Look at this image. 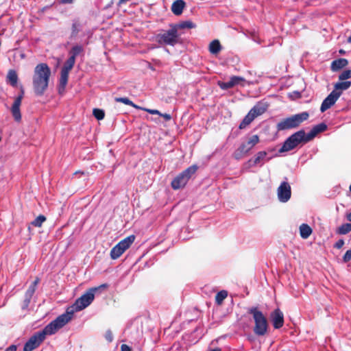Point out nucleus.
Instances as JSON below:
<instances>
[{"label":"nucleus","mask_w":351,"mask_h":351,"mask_svg":"<svg viewBox=\"0 0 351 351\" xmlns=\"http://www.w3.org/2000/svg\"><path fill=\"white\" fill-rule=\"evenodd\" d=\"M347 219L351 221V212L347 215Z\"/></svg>","instance_id":"obj_45"},{"label":"nucleus","mask_w":351,"mask_h":351,"mask_svg":"<svg viewBox=\"0 0 351 351\" xmlns=\"http://www.w3.org/2000/svg\"><path fill=\"white\" fill-rule=\"evenodd\" d=\"M136 239L135 235L131 234L120 241L115 246L110 250V258L112 260L119 258L134 242Z\"/></svg>","instance_id":"obj_10"},{"label":"nucleus","mask_w":351,"mask_h":351,"mask_svg":"<svg viewBox=\"0 0 351 351\" xmlns=\"http://www.w3.org/2000/svg\"><path fill=\"white\" fill-rule=\"evenodd\" d=\"M198 169L196 165H191L179 173L171 182V187L178 190L185 186L188 181Z\"/></svg>","instance_id":"obj_8"},{"label":"nucleus","mask_w":351,"mask_h":351,"mask_svg":"<svg viewBox=\"0 0 351 351\" xmlns=\"http://www.w3.org/2000/svg\"><path fill=\"white\" fill-rule=\"evenodd\" d=\"M351 78V70L350 69H346L344 70L339 75V80L340 81H343L347 79Z\"/></svg>","instance_id":"obj_36"},{"label":"nucleus","mask_w":351,"mask_h":351,"mask_svg":"<svg viewBox=\"0 0 351 351\" xmlns=\"http://www.w3.org/2000/svg\"><path fill=\"white\" fill-rule=\"evenodd\" d=\"M270 317L274 328L279 329L283 326L284 315L279 308L275 309Z\"/></svg>","instance_id":"obj_18"},{"label":"nucleus","mask_w":351,"mask_h":351,"mask_svg":"<svg viewBox=\"0 0 351 351\" xmlns=\"http://www.w3.org/2000/svg\"><path fill=\"white\" fill-rule=\"evenodd\" d=\"M351 86L350 81H341L336 83L334 86L335 90L337 91H341L342 93L343 90H346L348 89Z\"/></svg>","instance_id":"obj_29"},{"label":"nucleus","mask_w":351,"mask_h":351,"mask_svg":"<svg viewBox=\"0 0 351 351\" xmlns=\"http://www.w3.org/2000/svg\"><path fill=\"white\" fill-rule=\"evenodd\" d=\"M108 285L103 284L98 287H93L86 291L81 297L77 298L75 303L69 308L73 310V313L83 310L89 306L95 298V293L101 288H107Z\"/></svg>","instance_id":"obj_3"},{"label":"nucleus","mask_w":351,"mask_h":351,"mask_svg":"<svg viewBox=\"0 0 351 351\" xmlns=\"http://www.w3.org/2000/svg\"><path fill=\"white\" fill-rule=\"evenodd\" d=\"M351 260V249L346 251L343 256V261L348 263Z\"/></svg>","instance_id":"obj_38"},{"label":"nucleus","mask_w":351,"mask_h":351,"mask_svg":"<svg viewBox=\"0 0 351 351\" xmlns=\"http://www.w3.org/2000/svg\"><path fill=\"white\" fill-rule=\"evenodd\" d=\"M160 116L162 117L165 121H169L171 119V116L167 113H165V114L161 113V114H160Z\"/></svg>","instance_id":"obj_43"},{"label":"nucleus","mask_w":351,"mask_h":351,"mask_svg":"<svg viewBox=\"0 0 351 351\" xmlns=\"http://www.w3.org/2000/svg\"><path fill=\"white\" fill-rule=\"evenodd\" d=\"M178 32V29H192L195 27V25L191 21H182L179 23L172 24Z\"/></svg>","instance_id":"obj_24"},{"label":"nucleus","mask_w":351,"mask_h":351,"mask_svg":"<svg viewBox=\"0 0 351 351\" xmlns=\"http://www.w3.org/2000/svg\"><path fill=\"white\" fill-rule=\"evenodd\" d=\"M327 129V125L324 123H319L315 125L313 129L306 134L307 140L311 141L313 140L319 133L324 132Z\"/></svg>","instance_id":"obj_20"},{"label":"nucleus","mask_w":351,"mask_h":351,"mask_svg":"<svg viewBox=\"0 0 351 351\" xmlns=\"http://www.w3.org/2000/svg\"><path fill=\"white\" fill-rule=\"evenodd\" d=\"M104 337L108 342H112L113 340V334L112 331L110 330H108L105 333Z\"/></svg>","instance_id":"obj_37"},{"label":"nucleus","mask_w":351,"mask_h":351,"mask_svg":"<svg viewBox=\"0 0 351 351\" xmlns=\"http://www.w3.org/2000/svg\"><path fill=\"white\" fill-rule=\"evenodd\" d=\"M210 351H221V349H219V348H215V349H213V350H210Z\"/></svg>","instance_id":"obj_48"},{"label":"nucleus","mask_w":351,"mask_h":351,"mask_svg":"<svg viewBox=\"0 0 351 351\" xmlns=\"http://www.w3.org/2000/svg\"><path fill=\"white\" fill-rule=\"evenodd\" d=\"M221 50V45L218 40H213L209 45V51L212 54H217Z\"/></svg>","instance_id":"obj_28"},{"label":"nucleus","mask_w":351,"mask_h":351,"mask_svg":"<svg viewBox=\"0 0 351 351\" xmlns=\"http://www.w3.org/2000/svg\"><path fill=\"white\" fill-rule=\"evenodd\" d=\"M341 95V91L332 90L322 103L320 111L324 112L331 108L337 101Z\"/></svg>","instance_id":"obj_15"},{"label":"nucleus","mask_w":351,"mask_h":351,"mask_svg":"<svg viewBox=\"0 0 351 351\" xmlns=\"http://www.w3.org/2000/svg\"><path fill=\"white\" fill-rule=\"evenodd\" d=\"M93 114L97 120H102L105 116L104 111L99 108H95L93 111Z\"/></svg>","instance_id":"obj_35"},{"label":"nucleus","mask_w":351,"mask_h":351,"mask_svg":"<svg viewBox=\"0 0 351 351\" xmlns=\"http://www.w3.org/2000/svg\"><path fill=\"white\" fill-rule=\"evenodd\" d=\"M291 195V189L289 184L282 182L278 188V197L281 202H288Z\"/></svg>","instance_id":"obj_16"},{"label":"nucleus","mask_w":351,"mask_h":351,"mask_svg":"<svg viewBox=\"0 0 351 351\" xmlns=\"http://www.w3.org/2000/svg\"><path fill=\"white\" fill-rule=\"evenodd\" d=\"M129 0H119V4H123V3H125V2L128 1Z\"/></svg>","instance_id":"obj_46"},{"label":"nucleus","mask_w":351,"mask_h":351,"mask_svg":"<svg viewBox=\"0 0 351 351\" xmlns=\"http://www.w3.org/2000/svg\"><path fill=\"white\" fill-rule=\"evenodd\" d=\"M248 313L254 321V332L258 336H264L267 332L268 323L266 317L257 307H252Z\"/></svg>","instance_id":"obj_4"},{"label":"nucleus","mask_w":351,"mask_h":351,"mask_svg":"<svg viewBox=\"0 0 351 351\" xmlns=\"http://www.w3.org/2000/svg\"><path fill=\"white\" fill-rule=\"evenodd\" d=\"M228 293L226 290H221L219 291L215 295V303L218 306L223 304V300L228 297Z\"/></svg>","instance_id":"obj_30"},{"label":"nucleus","mask_w":351,"mask_h":351,"mask_svg":"<svg viewBox=\"0 0 351 351\" xmlns=\"http://www.w3.org/2000/svg\"><path fill=\"white\" fill-rule=\"evenodd\" d=\"M267 154V152L265 151L258 152L255 155L253 159H250L247 161V165L248 167H251L252 166L258 165L262 160H263L266 157Z\"/></svg>","instance_id":"obj_22"},{"label":"nucleus","mask_w":351,"mask_h":351,"mask_svg":"<svg viewBox=\"0 0 351 351\" xmlns=\"http://www.w3.org/2000/svg\"><path fill=\"white\" fill-rule=\"evenodd\" d=\"M260 141L257 134L252 136L246 143H243L234 152L233 156L236 160L244 157Z\"/></svg>","instance_id":"obj_12"},{"label":"nucleus","mask_w":351,"mask_h":351,"mask_svg":"<svg viewBox=\"0 0 351 351\" xmlns=\"http://www.w3.org/2000/svg\"><path fill=\"white\" fill-rule=\"evenodd\" d=\"M73 313V310L69 307L66 313L59 315L44 328L45 332H47L48 335L55 334L59 329L62 328L71 320Z\"/></svg>","instance_id":"obj_7"},{"label":"nucleus","mask_w":351,"mask_h":351,"mask_svg":"<svg viewBox=\"0 0 351 351\" xmlns=\"http://www.w3.org/2000/svg\"><path fill=\"white\" fill-rule=\"evenodd\" d=\"M341 53H343L344 51L343 50H340L339 51Z\"/></svg>","instance_id":"obj_50"},{"label":"nucleus","mask_w":351,"mask_h":351,"mask_svg":"<svg viewBox=\"0 0 351 351\" xmlns=\"http://www.w3.org/2000/svg\"><path fill=\"white\" fill-rule=\"evenodd\" d=\"M309 114L307 112L292 115L280 121L276 125V128L278 131L296 128L302 122L307 120Z\"/></svg>","instance_id":"obj_5"},{"label":"nucleus","mask_w":351,"mask_h":351,"mask_svg":"<svg viewBox=\"0 0 351 351\" xmlns=\"http://www.w3.org/2000/svg\"><path fill=\"white\" fill-rule=\"evenodd\" d=\"M300 233L302 238L307 239L311 234L312 229L308 224L302 223L300 226Z\"/></svg>","instance_id":"obj_26"},{"label":"nucleus","mask_w":351,"mask_h":351,"mask_svg":"<svg viewBox=\"0 0 351 351\" xmlns=\"http://www.w3.org/2000/svg\"><path fill=\"white\" fill-rule=\"evenodd\" d=\"M82 25L77 20L73 21L71 25V38H75L81 31Z\"/></svg>","instance_id":"obj_27"},{"label":"nucleus","mask_w":351,"mask_h":351,"mask_svg":"<svg viewBox=\"0 0 351 351\" xmlns=\"http://www.w3.org/2000/svg\"><path fill=\"white\" fill-rule=\"evenodd\" d=\"M267 106L265 103H257L240 123L239 128L240 130L246 128L256 117L262 115L267 111Z\"/></svg>","instance_id":"obj_9"},{"label":"nucleus","mask_w":351,"mask_h":351,"mask_svg":"<svg viewBox=\"0 0 351 351\" xmlns=\"http://www.w3.org/2000/svg\"><path fill=\"white\" fill-rule=\"evenodd\" d=\"M170 29L167 30H162L160 33L154 36V40L160 45L163 46H175L180 43V34L176 29L170 24Z\"/></svg>","instance_id":"obj_2"},{"label":"nucleus","mask_w":351,"mask_h":351,"mask_svg":"<svg viewBox=\"0 0 351 351\" xmlns=\"http://www.w3.org/2000/svg\"><path fill=\"white\" fill-rule=\"evenodd\" d=\"M347 40L349 43H351V36L348 38Z\"/></svg>","instance_id":"obj_47"},{"label":"nucleus","mask_w":351,"mask_h":351,"mask_svg":"<svg viewBox=\"0 0 351 351\" xmlns=\"http://www.w3.org/2000/svg\"><path fill=\"white\" fill-rule=\"evenodd\" d=\"M75 62V60L73 59V57H69L61 69L58 84V93L60 95H62L65 91V88L68 83L69 72L74 66Z\"/></svg>","instance_id":"obj_11"},{"label":"nucleus","mask_w":351,"mask_h":351,"mask_svg":"<svg viewBox=\"0 0 351 351\" xmlns=\"http://www.w3.org/2000/svg\"><path fill=\"white\" fill-rule=\"evenodd\" d=\"M17 350V346L16 345H10V346H8L5 350V351H16Z\"/></svg>","instance_id":"obj_42"},{"label":"nucleus","mask_w":351,"mask_h":351,"mask_svg":"<svg viewBox=\"0 0 351 351\" xmlns=\"http://www.w3.org/2000/svg\"><path fill=\"white\" fill-rule=\"evenodd\" d=\"M8 82L13 87H16L18 82V75L14 70H10L7 75Z\"/></svg>","instance_id":"obj_25"},{"label":"nucleus","mask_w":351,"mask_h":351,"mask_svg":"<svg viewBox=\"0 0 351 351\" xmlns=\"http://www.w3.org/2000/svg\"><path fill=\"white\" fill-rule=\"evenodd\" d=\"M121 351H132V348L126 344H122L121 346Z\"/></svg>","instance_id":"obj_41"},{"label":"nucleus","mask_w":351,"mask_h":351,"mask_svg":"<svg viewBox=\"0 0 351 351\" xmlns=\"http://www.w3.org/2000/svg\"><path fill=\"white\" fill-rule=\"evenodd\" d=\"M24 88L21 86L20 94L15 98L14 103L11 107V112L15 121L20 122L21 121V113L20 106L24 96Z\"/></svg>","instance_id":"obj_14"},{"label":"nucleus","mask_w":351,"mask_h":351,"mask_svg":"<svg viewBox=\"0 0 351 351\" xmlns=\"http://www.w3.org/2000/svg\"><path fill=\"white\" fill-rule=\"evenodd\" d=\"M45 221L46 217L43 215H40L33 221H32V225L35 227H41L43 223Z\"/></svg>","instance_id":"obj_34"},{"label":"nucleus","mask_w":351,"mask_h":351,"mask_svg":"<svg viewBox=\"0 0 351 351\" xmlns=\"http://www.w3.org/2000/svg\"><path fill=\"white\" fill-rule=\"evenodd\" d=\"M351 231V223H343L338 228V233L340 234H346Z\"/></svg>","instance_id":"obj_33"},{"label":"nucleus","mask_w":351,"mask_h":351,"mask_svg":"<svg viewBox=\"0 0 351 351\" xmlns=\"http://www.w3.org/2000/svg\"><path fill=\"white\" fill-rule=\"evenodd\" d=\"M294 93H297V97H300V93L299 92H295Z\"/></svg>","instance_id":"obj_49"},{"label":"nucleus","mask_w":351,"mask_h":351,"mask_svg":"<svg viewBox=\"0 0 351 351\" xmlns=\"http://www.w3.org/2000/svg\"><path fill=\"white\" fill-rule=\"evenodd\" d=\"M186 7V3L184 0H176L171 5V12L176 16H180L182 14L184 8Z\"/></svg>","instance_id":"obj_21"},{"label":"nucleus","mask_w":351,"mask_h":351,"mask_svg":"<svg viewBox=\"0 0 351 351\" xmlns=\"http://www.w3.org/2000/svg\"><path fill=\"white\" fill-rule=\"evenodd\" d=\"M114 100L117 102L123 103V104H124L125 105H128V106H132L133 108H136V109L141 108L140 106H138L136 105L135 104H134L133 101H131L128 97H116L114 99Z\"/></svg>","instance_id":"obj_31"},{"label":"nucleus","mask_w":351,"mask_h":351,"mask_svg":"<svg viewBox=\"0 0 351 351\" xmlns=\"http://www.w3.org/2000/svg\"><path fill=\"white\" fill-rule=\"evenodd\" d=\"M245 81V78L240 76H232L228 82H219V86L223 90H227L238 84H242Z\"/></svg>","instance_id":"obj_17"},{"label":"nucleus","mask_w":351,"mask_h":351,"mask_svg":"<svg viewBox=\"0 0 351 351\" xmlns=\"http://www.w3.org/2000/svg\"><path fill=\"white\" fill-rule=\"evenodd\" d=\"M48 335L45 329L34 334L25 343L23 351H33L37 348Z\"/></svg>","instance_id":"obj_13"},{"label":"nucleus","mask_w":351,"mask_h":351,"mask_svg":"<svg viewBox=\"0 0 351 351\" xmlns=\"http://www.w3.org/2000/svg\"><path fill=\"white\" fill-rule=\"evenodd\" d=\"M344 245V241L343 239L338 240L335 244L334 245V247L337 249H340L343 247Z\"/></svg>","instance_id":"obj_40"},{"label":"nucleus","mask_w":351,"mask_h":351,"mask_svg":"<svg viewBox=\"0 0 351 351\" xmlns=\"http://www.w3.org/2000/svg\"><path fill=\"white\" fill-rule=\"evenodd\" d=\"M73 1V0H61L62 3H71Z\"/></svg>","instance_id":"obj_44"},{"label":"nucleus","mask_w":351,"mask_h":351,"mask_svg":"<svg viewBox=\"0 0 351 351\" xmlns=\"http://www.w3.org/2000/svg\"><path fill=\"white\" fill-rule=\"evenodd\" d=\"M83 47L81 45H75L71 49L69 53L71 54L70 57H73V59L75 60L76 57L83 51Z\"/></svg>","instance_id":"obj_32"},{"label":"nucleus","mask_w":351,"mask_h":351,"mask_svg":"<svg viewBox=\"0 0 351 351\" xmlns=\"http://www.w3.org/2000/svg\"><path fill=\"white\" fill-rule=\"evenodd\" d=\"M140 109L149 112L151 114H158V115L161 114V112L160 111H158V110L147 109V108H141V107Z\"/></svg>","instance_id":"obj_39"},{"label":"nucleus","mask_w":351,"mask_h":351,"mask_svg":"<svg viewBox=\"0 0 351 351\" xmlns=\"http://www.w3.org/2000/svg\"><path fill=\"white\" fill-rule=\"evenodd\" d=\"M348 64V60L345 58H339L332 62L331 70L332 71H337Z\"/></svg>","instance_id":"obj_23"},{"label":"nucleus","mask_w":351,"mask_h":351,"mask_svg":"<svg viewBox=\"0 0 351 351\" xmlns=\"http://www.w3.org/2000/svg\"><path fill=\"white\" fill-rule=\"evenodd\" d=\"M51 69L46 63L38 64L34 70L32 86L36 96H43L49 86Z\"/></svg>","instance_id":"obj_1"},{"label":"nucleus","mask_w":351,"mask_h":351,"mask_svg":"<svg viewBox=\"0 0 351 351\" xmlns=\"http://www.w3.org/2000/svg\"><path fill=\"white\" fill-rule=\"evenodd\" d=\"M1 139H2V138H1V136H0V142L1 141Z\"/></svg>","instance_id":"obj_52"},{"label":"nucleus","mask_w":351,"mask_h":351,"mask_svg":"<svg viewBox=\"0 0 351 351\" xmlns=\"http://www.w3.org/2000/svg\"><path fill=\"white\" fill-rule=\"evenodd\" d=\"M306 134L304 130H300L288 137L284 142L281 148L278 150L279 153H283L291 151L295 148L300 143H306L309 142L307 140Z\"/></svg>","instance_id":"obj_6"},{"label":"nucleus","mask_w":351,"mask_h":351,"mask_svg":"<svg viewBox=\"0 0 351 351\" xmlns=\"http://www.w3.org/2000/svg\"><path fill=\"white\" fill-rule=\"evenodd\" d=\"M350 191L351 192V184H350Z\"/></svg>","instance_id":"obj_51"},{"label":"nucleus","mask_w":351,"mask_h":351,"mask_svg":"<svg viewBox=\"0 0 351 351\" xmlns=\"http://www.w3.org/2000/svg\"><path fill=\"white\" fill-rule=\"evenodd\" d=\"M39 282L40 278L38 277H36L34 281L30 285L27 291L25 292L24 302L26 306H27L29 304L32 298L36 291V287L38 285Z\"/></svg>","instance_id":"obj_19"}]
</instances>
